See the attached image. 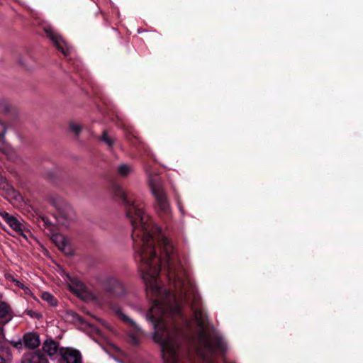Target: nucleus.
<instances>
[{
	"mask_svg": "<svg viewBox=\"0 0 363 363\" xmlns=\"http://www.w3.org/2000/svg\"><path fill=\"white\" fill-rule=\"evenodd\" d=\"M70 290L77 295L86 291L85 284L77 278L69 277Z\"/></svg>",
	"mask_w": 363,
	"mask_h": 363,
	"instance_id": "18",
	"label": "nucleus"
},
{
	"mask_svg": "<svg viewBox=\"0 0 363 363\" xmlns=\"http://www.w3.org/2000/svg\"><path fill=\"white\" fill-rule=\"evenodd\" d=\"M121 128L124 130V135L126 140L134 147L138 148L140 145V139L138 136V133L135 128L125 123H121Z\"/></svg>",
	"mask_w": 363,
	"mask_h": 363,
	"instance_id": "12",
	"label": "nucleus"
},
{
	"mask_svg": "<svg viewBox=\"0 0 363 363\" xmlns=\"http://www.w3.org/2000/svg\"><path fill=\"white\" fill-rule=\"evenodd\" d=\"M71 315L72 316L73 318V320H75V321H78L79 323H83V319L82 318V317L78 315L77 313H71Z\"/></svg>",
	"mask_w": 363,
	"mask_h": 363,
	"instance_id": "27",
	"label": "nucleus"
},
{
	"mask_svg": "<svg viewBox=\"0 0 363 363\" xmlns=\"http://www.w3.org/2000/svg\"><path fill=\"white\" fill-rule=\"evenodd\" d=\"M21 363H49L46 355L41 351L37 350L25 354Z\"/></svg>",
	"mask_w": 363,
	"mask_h": 363,
	"instance_id": "11",
	"label": "nucleus"
},
{
	"mask_svg": "<svg viewBox=\"0 0 363 363\" xmlns=\"http://www.w3.org/2000/svg\"><path fill=\"white\" fill-rule=\"evenodd\" d=\"M60 363H82V354L77 350L72 348L60 350Z\"/></svg>",
	"mask_w": 363,
	"mask_h": 363,
	"instance_id": "8",
	"label": "nucleus"
},
{
	"mask_svg": "<svg viewBox=\"0 0 363 363\" xmlns=\"http://www.w3.org/2000/svg\"><path fill=\"white\" fill-rule=\"evenodd\" d=\"M204 347L211 352H214L216 350L224 353L227 350V346L222 337L216 335L213 337V342L207 338L204 340Z\"/></svg>",
	"mask_w": 363,
	"mask_h": 363,
	"instance_id": "10",
	"label": "nucleus"
},
{
	"mask_svg": "<svg viewBox=\"0 0 363 363\" xmlns=\"http://www.w3.org/2000/svg\"><path fill=\"white\" fill-rule=\"evenodd\" d=\"M59 344L52 339H48L43 343L42 350L43 353L49 356L55 354L58 350Z\"/></svg>",
	"mask_w": 363,
	"mask_h": 363,
	"instance_id": "17",
	"label": "nucleus"
},
{
	"mask_svg": "<svg viewBox=\"0 0 363 363\" xmlns=\"http://www.w3.org/2000/svg\"><path fill=\"white\" fill-rule=\"evenodd\" d=\"M23 340L19 339L18 341H13L11 344L16 349H20L23 345Z\"/></svg>",
	"mask_w": 363,
	"mask_h": 363,
	"instance_id": "26",
	"label": "nucleus"
},
{
	"mask_svg": "<svg viewBox=\"0 0 363 363\" xmlns=\"http://www.w3.org/2000/svg\"><path fill=\"white\" fill-rule=\"evenodd\" d=\"M83 128V126L74 122L69 123V130L74 133L76 137H78Z\"/></svg>",
	"mask_w": 363,
	"mask_h": 363,
	"instance_id": "22",
	"label": "nucleus"
},
{
	"mask_svg": "<svg viewBox=\"0 0 363 363\" xmlns=\"http://www.w3.org/2000/svg\"><path fill=\"white\" fill-rule=\"evenodd\" d=\"M110 308L113 310V311L121 318L124 322L136 327L135 322L130 319L128 316L125 315L123 312L120 306L116 303H110Z\"/></svg>",
	"mask_w": 363,
	"mask_h": 363,
	"instance_id": "19",
	"label": "nucleus"
},
{
	"mask_svg": "<svg viewBox=\"0 0 363 363\" xmlns=\"http://www.w3.org/2000/svg\"><path fill=\"white\" fill-rule=\"evenodd\" d=\"M13 318V311L10 306L4 302L1 301V327L9 323ZM4 335L3 333V328H1V344L3 343V339ZM4 351V347L1 345V354Z\"/></svg>",
	"mask_w": 363,
	"mask_h": 363,
	"instance_id": "15",
	"label": "nucleus"
},
{
	"mask_svg": "<svg viewBox=\"0 0 363 363\" xmlns=\"http://www.w3.org/2000/svg\"><path fill=\"white\" fill-rule=\"evenodd\" d=\"M1 218L9 225L17 235L21 236L26 240L31 237V232L21 222L23 220L19 216L11 215L7 212H1Z\"/></svg>",
	"mask_w": 363,
	"mask_h": 363,
	"instance_id": "5",
	"label": "nucleus"
},
{
	"mask_svg": "<svg viewBox=\"0 0 363 363\" xmlns=\"http://www.w3.org/2000/svg\"><path fill=\"white\" fill-rule=\"evenodd\" d=\"M52 239L57 245V247H58V249L63 252L65 255H73V250L68 244L67 240L65 239V238L61 235H54Z\"/></svg>",
	"mask_w": 363,
	"mask_h": 363,
	"instance_id": "16",
	"label": "nucleus"
},
{
	"mask_svg": "<svg viewBox=\"0 0 363 363\" xmlns=\"http://www.w3.org/2000/svg\"><path fill=\"white\" fill-rule=\"evenodd\" d=\"M113 194L123 205L131 224L135 259L140 262L139 268L146 289L156 296L146 314L154 329L153 340L160 345L165 363H178L179 341L185 337V329L189 327L182 312L183 304L191 303L194 320L203 333L206 328L207 315L201 307L200 295L172 241L145 213L144 203L116 184Z\"/></svg>",
	"mask_w": 363,
	"mask_h": 363,
	"instance_id": "1",
	"label": "nucleus"
},
{
	"mask_svg": "<svg viewBox=\"0 0 363 363\" xmlns=\"http://www.w3.org/2000/svg\"><path fill=\"white\" fill-rule=\"evenodd\" d=\"M5 124L1 121V155H4L7 160L15 162L17 159L16 154L11 145L6 143L4 140V131Z\"/></svg>",
	"mask_w": 363,
	"mask_h": 363,
	"instance_id": "14",
	"label": "nucleus"
},
{
	"mask_svg": "<svg viewBox=\"0 0 363 363\" xmlns=\"http://www.w3.org/2000/svg\"><path fill=\"white\" fill-rule=\"evenodd\" d=\"M108 111L113 112V110L112 108H108Z\"/></svg>",
	"mask_w": 363,
	"mask_h": 363,
	"instance_id": "31",
	"label": "nucleus"
},
{
	"mask_svg": "<svg viewBox=\"0 0 363 363\" xmlns=\"http://www.w3.org/2000/svg\"><path fill=\"white\" fill-rule=\"evenodd\" d=\"M52 204L57 210L55 218L62 225L74 218V212L72 206L61 197L52 199Z\"/></svg>",
	"mask_w": 363,
	"mask_h": 363,
	"instance_id": "4",
	"label": "nucleus"
},
{
	"mask_svg": "<svg viewBox=\"0 0 363 363\" xmlns=\"http://www.w3.org/2000/svg\"><path fill=\"white\" fill-rule=\"evenodd\" d=\"M43 222H44L45 225H47V226H50L51 225V223L49 221V220L48 218H43Z\"/></svg>",
	"mask_w": 363,
	"mask_h": 363,
	"instance_id": "29",
	"label": "nucleus"
},
{
	"mask_svg": "<svg viewBox=\"0 0 363 363\" xmlns=\"http://www.w3.org/2000/svg\"><path fill=\"white\" fill-rule=\"evenodd\" d=\"M4 277H5V279H6V280H8V281H11V282L14 283V284H15L16 286H18V288H21V289H23L24 291H25L26 289H28L26 286H24V284H22V283H21L19 281H18L17 279H16L14 278V277H13L12 274H9V273H8V272H6V273L4 274Z\"/></svg>",
	"mask_w": 363,
	"mask_h": 363,
	"instance_id": "23",
	"label": "nucleus"
},
{
	"mask_svg": "<svg viewBox=\"0 0 363 363\" xmlns=\"http://www.w3.org/2000/svg\"><path fill=\"white\" fill-rule=\"evenodd\" d=\"M132 171V167L126 164H121L117 167V173L121 177H126Z\"/></svg>",
	"mask_w": 363,
	"mask_h": 363,
	"instance_id": "21",
	"label": "nucleus"
},
{
	"mask_svg": "<svg viewBox=\"0 0 363 363\" xmlns=\"http://www.w3.org/2000/svg\"><path fill=\"white\" fill-rule=\"evenodd\" d=\"M22 340L26 348L35 350L40 345V335L35 332L26 333L23 335Z\"/></svg>",
	"mask_w": 363,
	"mask_h": 363,
	"instance_id": "13",
	"label": "nucleus"
},
{
	"mask_svg": "<svg viewBox=\"0 0 363 363\" xmlns=\"http://www.w3.org/2000/svg\"><path fill=\"white\" fill-rule=\"evenodd\" d=\"M149 186L155 201V209L159 216L165 222L171 218V208L167 194L164 190L158 176L149 177Z\"/></svg>",
	"mask_w": 363,
	"mask_h": 363,
	"instance_id": "2",
	"label": "nucleus"
},
{
	"mask_svg": "<svg viewBox=\"0 0 363 363\" xmlns=\"http://www.w3.org/2000/svg\"><path fill=\"white\" fill-rule=\"evenodd\" d=\"M18 63L24 69L30 71L36 67L37 61L33 53L26 50L20 54Z\"/></svg>",
	"mask_w": 363,
	"mask_h": 363,
	"instance_id": "9",
	"label": "nucleus"
},
{
	"mask_svg": "<svg viewBox=\"0 0 363 363\" xmlns=\"http://www.w3.org/2000/svg\"><path fill=\"white\" fill-rule=\"evenodd\" d=\"M98 140L105 143L108 147L109 150L113 148L116 143L115 138L110 135L109 132L107 130H103L101 135L99 137Z\"/></svg>",
	"mask_w": 363,
	"mask_h": 363,
	"instance_id": "20",
	"label": "nucleus"
},
{
	"mask_svg": "<svg viewBox=\"0 0 363 363\" xmlns=\"http://www.w3.org/2000/svg\"><path fill=\"white\" fill-rule=\"evenodd\" d=\"M1 363H6L5 360L4 359V358L2 357H1Z\"/></svg>",
	"mask_w": 363,
	"mask_h": 363,
	"instance_id": "30",
	"label": "nucleus"
},
{
	"mask_svg": "<svg viewBox=\"0 0 363 363\" xmlns=\"http://www.w3.org/2000/svg\"><path fill=\"white\" fill-rule=\"evenodd\" d=\"M28 314L30 317H32V318H39L41 316L40 315H39L38 313H35V312H34L33 311H28Z\"/></svg>",
	"mask_w": 363,
	"mask_h": 363,
	"instance_id": "28",
	"label": "nucleus"
},
{
	"mask_svg": "<svg viewBox=\"0 0 363 363\" xmlns=\"http://www.w3.org/2000/svg\"><path fill=\"white\" fill-rule=\"evenodd\" d=\"M43 300L46 301L52 306H55L57 304V299L50 293L45 292L43 294Z\"/></svg>",
	"mask_w": 363,
	"mask_h": 363,
	"instance_id": "24",
	"label": "nucleus"
},
{
	"mask_svg": "<svg viewBox=\"0 0 363 363\" xmlns=\"http://www.w3.org/2000/svg\"><path fill=\"white\" fill-rule=\"evenodd\" d=\"M100 284L103 291L108 297L121 298L126 294L123 283L114 276L108 275L101 278Z\"/></svg>",
	"mask_w": 363,
	"mask_h": 363,
	"instance_id": "3",
	"label": "nucleus"
},
{
	"mask_svg": "<svg viewBox=\"0 0 363 363\" xmlns=\"http://www.w3.org/2000/svg\"><path fill=\"white\" fill-rule=\"evenodd\" d=\"M1 197L12 204L22 201V196L1 175Z\"/></svg>",
	"mask_w": 363,
	"mask_h": 363,
	"instance_id": "6",
	"label": "nucleus"
},
{
	"mask_svg": "<svg viewBox=\"0 0 363 363\" xmlns=\"http://www.w3.org/2000/svg\"><path fill=\"white\" fill-rule=\"evenodd\" d=\"M1 111H4L5 113H9L11 112L13 110L12 106L7 101L1 99Z\"/></svg>",
	"mask_w": 363,
	"mask_h": 363,
	"instance_id": "25",
	"label": "nucleus"
},
{
	"mask_svg": "<svg viewBox=\"0 0 363 363\" xmlns=\"http://www.w3.org/2000/svg\"><path fill=\"white\" fill-rule=\"evenodd\" d=\"M44 31L47 37L49 38L55 45L56 48L65 56H68L69 54V48L67 46L62 37L57 34L50 26L45 27Z\"/></svg>",
	"mask_w": 363,
	"mask_h": 363,
	"instance_id": "7",
	"label": "nucleus"
}]
</instances>
